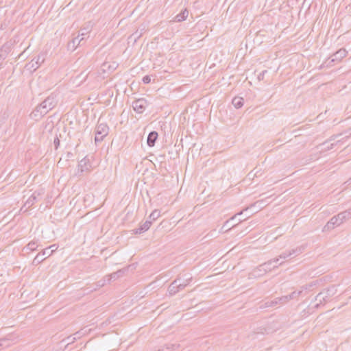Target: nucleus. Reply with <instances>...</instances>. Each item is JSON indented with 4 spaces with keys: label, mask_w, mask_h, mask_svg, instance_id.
Wrapping results in <instances>:
<instances>
[{
    "label": "nucleus",
    "mask_w": 351,
    "mask_h": 351,
    "mask_svg": "<svg viewBox=\"0 0 351 351\" xmlns=\"http://www.w3.org/2000/svg\"><path fill=\"white\" fill-rule=\"evenodd\" d=\"M95 143L97 144L101 143L108 134L109 127L106 123L98 122L95 128Z\"/></svg>",
    "instance_id": "20e7f679"
},
{
    "label": "nucleus",
    "mask_w": 351,
    "mask_h": 351,
    "mask_svg": "<svg viewBox=\"0 0 351 351\" xmlns=\"http://www.w3.org/2000/svg\"><path fill=\"white\" fill-rule=\"evenodd\" d=\"M142 81L145 84H149L151 82V77L149 75H145L143 77Z\"/></svg>",
    "instance_id": "c9c22d12"
},
{
    "label": "nucleus",
    "mask_w": 351,
    "mask_h": 351,
    "mask_svg": "<svg viewBox=\"0 0 351 351\" xmlns=\"http://www.w3.org/2000/svg\"><path fill=\"white\" fill-rule=\"evenodd\" d=\"M12 335H7L5 337L0 339V347L2 348H8L10 346V344H4L5 342L8 341H12Z\"/></svg>",
    "instance_id": "c756f323"
},
{
    "label": "nucleus",
    "mask_w": 351,
    "mask_h": 351,
    "mask_svg": "<svg viewBox=\"0 0 351 351\" xmlns=\"http://www.w3.org/2000/svg\"><path fill=\"white\" fill-rule=\"evenodd\" d=\"M12 337V339H13L12 341H6L4 343V344H10V346H11V344L15 341V339H16V337H15L14 335H11Z\"/></svg>",
    "instance_id": "a19ab883"
},
{
    "label": "nucleus",
    "mask_w": 351,
    "mask_h": 351,
    "mask_svg": "<svg viewBox=\"0 0 351 351\" xmlns=\"http://www.w3.org/2000/svg\"><path fill=\"white\" fill-rule=\"evenodd\" d=\"M333 139H334V138L332 136V137L330 138V141H332V140H333Z\"/></svg>",
    "instance_id": "49530a36"
},
{
    "label": "nucleus",
    "mask_w": 351,
    "mask_h": 351,
    "mask_svg": "<svg viewBox=\"0 0 351 351\" xmlns=\"http://www.w3.org/2000/svg\"><path fill=\"white\" fill-rule=\"evenodd\" d=\"M58 94L51 93L43 102L38 104L31 113L30 116L35 120H39L53 109L58 104Z\"/></svg>",
    "instance_id": "f257e3e1"
},
{
    "label": "nucleus",
    "mask_w": 351,
    "mask_h": 351,
    "mask_svg": "<svg viewBox=\"0 0 351 351\" xmlns=\"http://www.w3.org/2000/svg\"><path fill=\"white\" fill-rule=\"evenodd\" d=\"M158 133L156 131L149 132L147 138V143L149 147H153L158 138Z\"/></svg>",
    "instance_id": "f3484780"
},
{
    "label": "nucleus",
    "mask_w": 351,
    "mask_h": 351,
    "mask_svg": "<svg viewBox=\"0 0 351 351\" xmlns=\"http://www.w3.org/2000/svg\"><path fill=\"white\" fill-rule=\"evenodd\" d=\"M289 257V256H288V252H287V250H286V251L283 252L282 253H281L278 258H279V260H280V259H286Z\"/></svg>",
    "instance_id": "f704fd0d"
},
{
    "label": "nucleus",
    "mask_w": 351,
    "mask_h": 351,
    "mask_svg": "<svg viewBox=\"0 0 351 351\" xmlns=\"http://www.w3.org/2000/svg\"><path fill=\"white\" fill-rule=\"evenodd\" d=\"M305 249V247L303 245L298 246L295 248H294V252H295V256L302 254Z\"/></svg>",
    "instance_id": "473e14b6"
},
{
    "label": "nucleus",
    "mask_w": 351,
    "mask_h": 351,
    "mask_svg": "<svg viewBox=\"0 0 351 351\" xmlns=\"http://www.w3.org/2000/svg\"><path fill=\"white\" fill-rule=\"evenodd\" d=\"M287 252H288V256L289 257H291L292 256H295L294 249L289 250H287Z\"/></svg>",
    "instance_id": "79ce46f5"
},
{
    "label": "nucleus",
    "mask_w": 351,
    "mask_h": 351,
    "mask_svg": "<svg viewBox=\"0 0 351 351\" xmlns=\"http://www.w3.org/2000/svg\"><path fill=\"white\" fill-rule=\"evenodd\" d=\"M2 53H3L2 49H0V58L4 59L5 56Z\"/></svg>",
    "instance_id": "c03bdc74"
},
{
    "label": "nucleus",
    "mask_w": 351,
    "mask_h": 351,
    "mask_svg": "<svg viewBox=\"0 0 351 351\" xmlns=\"http://www.w3.org/2000/svg\"><path fill=\"white\" fill-rule=\"evenodd\" d=\"M285 298V295L279 297V298H276L274 300H271V301H267L265 302L264 306H265V307H273V306H275L276 305H277L278 304H286V303H287V300H284Z\"/></svg>",
    "instance_id": "9b49d317"
},
{
    "label": "nucleus",
    "mask_w": 351,
    "mask_h": 351,
    "mask_svg": "<svg viewBox=\"0 0 351 351\" xmlns=\"http://www.w3.org/2000/svg\"><path fill=\"white\" fill-rule=\"evenodd\" d=\"M45 57L43 55H38L34 58L29 62L26 64L25 68L30 73L34 72L44 62Z\"/></svg>",
    "instance_id": "423d86ee"
},
{
    "label": "nucleus",
    "mask_w": 351,
    "mask_h": 351,
    "mask_svg": "<svg viewBox=\"0 0 351 351\" xmlns=\"http://www.w3.org/2000/svg\"><path fill=\"white\" fill-rule=\"evenodd\" d=\"M90 167L89 160L86 157L82 159L78 164V171H80L81 173L88 171Z\"/></svg>",
    "instance_id": "f8f14e48"
},
{
    "label": "nucleus",
    "mask_w": 351,
    "mask_h": 351,
    "mask_svg": "<svg viewBox=\"0 0 351 351\" xmlns=\"http://www.w3.org/2000/svg\"><path fill=\"white\" fill-rule=\"evenodd\" d=\"M106 279L99 281L98 282L99 286H101V287L104 286L106 284Z\"/></svg>",
    "instance_id": "37998d69"
},
{
    "label": "nucleus",
    "mask_w": 351,
    "mask_h": 351,
    "mask_svg": "<svg viewBox=\"0 0 351 351\" xmlns=\"http://www.w3.org/2000/svg\"><path fill=\"white\" fill-rule=\"evenodd\" d=\"M132 108L137 113H143L147 106V101L144 98H140L138 99H136L132 102Z\"/></svg>",
    "instance_id": "6e6552de"
},
{
    "label": "nucleus",
    "mask_w": 351,
    "mask_h": 351,
    "mask_svg": "<svg viewBox=\"0 0 351 351\" xmlns=\"http://www.w3.org/2000/svg\"><path fill=\"white\" fill-rule=\"evenodd\" d=\"M189 15V12L186 9L183 10L180 13L177 14L174 18V21L182 22L186 19Z\"/></svg>",
    "instance_id": "412c9836"
},
{
    "label": "nucleus",
    "mask_w": 351,
    "mask_h": 351,
    "mask_svg": "<svg viewBox=\"0 0 351 351\" xmlns=\"http://www.w3.org/2000/svg\"><path fill=\"white\" fill-rule=\"evenodd\" d=\"M265 274V269L263 263L256 267L255 269H254L250 274L255 278H258L264 276Z\"/></svg>",
    "instance_id": "2eb2a0df"
},
{
    "label": "nucleus",
    "mask_w": 351,
    "mask_h": 351,
    "mask_svg": "<svg viewBox=\"0 0 351 351\" xmlns=\"http://www.w3.org/2000/svg\"><path fill=\"white\" fill-rule=\"evenodd\" d=\"M73 337L72 336H69L68 337H66L65 339L63 340V341H66L67 342V345L69 344H71L73 343V342H71V339Z\"/></svg>",
    "instance_id": "ea45409f"
},
{
    "label": "nucleus",
    "mask_w": 351,
    "mask_h": 351,
    "mask_svg": "<svg viewBox=\"0 0 351 351\" xmlns=\"http://www.w3.org/2000/svg\"><path fill=\"white\" fill-rule=\"evenodd\" d=\"M134 35L136 36V38H139L141 36V33H140L139 34H138V31H136L135 33H134Z\"/></svg>",
    "instance_id": "a18cd8bd"
},
{
    "label": "nucleus",
    "mask_w": 351,
    "mask_h": 351,
    "mask_svg": "<svg viewBox=\"0 0 351 351\" xmlns=\"http://www.w3.org/2000/svg\"><path fill=\"white\" fill-rule=\"evenodd\" d=\"M302 295V290L294 291L289 295H285L284 300H287V302L291 300H297Z\"/></svg>",
    "instance_id": "aec40b11"
},
{
    "label": "nucleus",
    "mask_w": 351,
    "mask_h": 351,
    "mask_svg": "<svg viewBox=\"0 0 351 351\" xmlns=\"http://www.w3.org/2000/svg\"><path fill=\"white\" fill-rule=\"evenodd\" d=\"M127 270V269L124 268L119 269L116 272L112 273L108 276H106V278H107V281L110 282L111 280H115L118 279L119 278L123 276Z\"/></svg>",
    "instance_id": "dca6fc26"
},
{
    "label": "nucleus",
    "mask_w": 351,
    "mask_h": 351,
    "mask_svg": "<svg viewBox=\"0 0 351 351\" xmlns=\"http://www.w3.org/2000/svg\"><path fill=\"white\" fill-rule=\"evenodd\" d=\"M45 191L43 189H40L37 191H35L26 200L23 206L21 208V210H23L24 208H25V211H26L28 208L32 207L37 201L40 199L42 195L44 194Z\"/></svg>",
    "instance_id": "39448f33"
},
{
    "label": "nucleus",
    "mask_w": 351,
    "mask_h": 351,
    "mask_svg": "<svg viewBox=\"0 0 351 351\" xmlns=\"http://www.w3.org/2000/svg\"><path fill=\"white\" fill-rule=\"evenodd\" d=\"M38 247V244L37 241H32L24 247L23 250L25 251L29 250L30 252H33V251H35Z\"/></svg>",
    "instance_id": "393cba45"
},
{
    "label": "nucleus",
    "mask_w": 351,
    "mask_h": 351,
    "mask_svg": "<svg viewBox=\"0 0 351 351\" xmlns=\"http://www.w3.org/2000/svg\"><path fill=\"white\" fill-rule=\"evenodd\" d=\"M267 73V70H264L262 72H261L258 76L257 78L259 81L263 80L265 77V75Z\"/></svg>",
    "instance_id": "72a5a7b5"
},
{
    "label": "nucleus",
    "mask_w": 351,
    "mask_h": 351,
    "mask_svg": "<svg viewBox=\"0 0 351 351\" xmlns=\"http://www.w3.org/2000/svg\"><path fill=\"white\" fill-rule=\"evenodd\" d=\"M180 278L173 280L168 288V291L171 295H175L180 290L178 287V282H179Z\"/></svg>",
    "instance_id": "a211bd4d"
},
{
    "label": "nucleus",
    "mask_w": 351,
    "mask_h": 351,
    "mask_svg": "<svg viewBox=\"0 0 351 351\" xmlns=\"http://www.w3.org/2000/svg\"><path fill=\"white\" fill-rule=\"evenodd\" d=\"M53 145H54L55 149H58V148L60 145V140L57 136L53 140Z\"/></svg>",
    "instance_id": "e433bc0d"
},
{
    "label": "nucleus",
    "mask_w": 351,
    "mask_h": 351,
    "mask_svg": "<svg viewBox=\"0 0 351 351\" xmlns=\"http://www.w3.org/2000/svg\"><path fill=\"white\" fill-rule=\"evenodd\" d=\"M232 104L236 108H240L243 106V99L239 97H235L232 101Z\"/></svg>",
    "instance_id": "a878e982"
},
{
    "label": "nucleus",
    "mask_w": 351,
    "mask_h": 351,
    "mask_svg": "<svg viewBox=\"0 0 351 351\" xmlns=\"http://www.w3.org/2000/svg\"><path fill=\"white\" fill-rule=\"evenodd\" d=\"M83 40L84 37L80 38L79 36H76L73 38L67 45L68 50L73 51L77 46L80 45L81 42Z\"/></svg>",
    "instance_id": "ddd939ff"
},
{
    "label": "nucleus",
    "mask_w": 351,
    "mask_h": 351,
    "mask_svg": "<svg viewBox=\"0 0 351 351\" xmlns=\"http://www.w3.org/2000/svg\"><path fill=\"white\" fill-rule=\"evenodd\" d=\"M278 261H279V258H274L272 259L269 260L267 262H265L263 263V266H264V267L265 269L266 273L268 272V271H271L273 269H275L276 268H278V266L282 265L284 263V262L282 261V262L279 263L278 265H272V264L274 262H278Z\"/></svg>",
    "instance_id": "9d476101"
},
{
    "label": "nucleus",
    "mask_w": 351,
    "mask_h": 351,
    "mask_svg": "<svg viewBox=\"0 0 351 351\" xmlns=\"http://www.w3.org/2000/svg\"><path fill=\"white\" fill-rule=\"evenodd\" d=\"M90 32V30L88 28H83L80 30V33L78 34L77 36H79V38H82L84 37V40L85 39V37Z\"/></svg>",
    "instance_id": "2f4dec72"
},
{
    "label": "nucleus",
    "mask_w": 351,
    "mask_h": 351,
    "mask_svg": "<svg viewBox=\"0 0 351 351\" xmlns=\"http://www.w3.org/2000/svg\"><path fill=\"white\" fill-rule=\"evenodd\" d=\"M152 225L151 220H146L143 224H141L138 228L134 230L135 234H141L147 231Z\"/></svg>",
    "instance_id": "4468645a"
},
{
    "label": "nucleus",
    "mask_w": 351,
    "mask_h": 351,
    "mask_svg": "<svg viewBox=\"0 0 351 351\" xmlns=\"http://www.w3.org/2000/svg\"><path fill=\"white\" fill-rule=\"evenodd\" d=\"M47 257H48L47 255H43L42 252H40L34 258L32 264L34 265H37L42 263L45 258H47Z\"/></svg>",
    "instance_id": "b1692460"
},
{
    "label": "nucleus",
    "mask_w": 351,
    "mask_h": 351,
    "mask_svg": "<svg viewBox=\"0 0 351 351\" xmlns=\"http://www.w3.org/2000/svg\"><path fill=\"white\" fill-rule=\"evenodd\" d=\"M84 333L81 330L76 332L73 335V337L71 339V342H75V341H76L77 339H80L84 335Z\"/></svg>",
    "instance_id": "7c9ffc66"
},
{
    "label": "nucleus",
    "mask_w": 351,
    "mask_h": 351,
    "mask_svg": "<svg viewBox=\"0 0 351 351\" xmlns=\"http://www.w3.org/2000/svg\"><path fill=\"white\" fill-rule=\"evenodd\" d=\"M337 291L336 287L333 285L319 293L315 297V300L318 302L315 307L318 308L319 305L328 302L330 298L336 294Z\"/></svg>",
    "instance_id": "f03ea898"
},
{
    "label": "nucleus",
    "mask_w": 351,
    "mask_h": 351,
    "mask_svg": "<svg viewBox=\"0 0 351 351\" xmlns=\"http://www.w3.org/2000/svg\"><path fill=\"white\" fill-rule=\"evenodd\" d=\"M179 347V345H176V344H167L166 346V349L167 350H170V349H175L176 348H178Z\"/></svg>",
    "instance_id": "4c0bfd02"
},
{
    "label": "nucleus",
    "mask_w": 351,
    "mask_h": 351,
    "mask_svg": "<svg viewBox=\"0 0 351 351\" xmlns=\"http://www.w3.org/2000/svg\"><path fill=\"white\" fill-rule=\"evenodd\" d=\"M311 287H312V285H306L302 286L300 287V290H302V293H303L304 291L308 290Z\"/></svg>",
    "instance_id": "58836bf2"
},
{
    "label": "nucleus",
    "mask_w": 351,
    "mask_h": 351,
    "mask_svg": "<svg viewBox=\"0 0 351 351\" xmlns=\"http://www.w3.org/2000/svg\"><path fill=\"white\" fill-rule=\"evenodd\" d=\"M58 247V246L57 245L53 244V245H50L49 247L44 249L42 251V254L47 255V256H50L53 254V252L57 250Z\"/></svg>",
    "instance_id": "4be33fe9"
},
{
    "label": "nucleus",
    "mask_w": 351,
    "mask_h": 351,
    "mask_svg": "<svg viewBox=\"0 0 351 351\" xmlns=\"http://www.w3.org/2000/svg\"><path fill=\"white\" fill-rule=\"evenodd\" d=\"M337 215L340 222L343 223L344 221L351 218V208L345 211L339 213Z\"/></svg>",
    "instance_id": "6ab92c4d"
},
{
    "label": "nucleus",
    "mask_w": 351,
    "mask_h": 351,
    "mask_svg": "<svg viewBox=\"0 0 351 351\" xmlns=\"http://www.w3.org/2000/svg\"><path fill=\"white\" fill-rule=\"evenodd\" d=\"M338 142H339V141H338L336 143V144ZM328 141H325L324 143H323L319 145V147H320L321 151H328V150L332 149L334 147L335 143H330V145H328Z\"/></svg>",
    "instance_id": "cd10ccee"
},
{
    "label": "nucleus",
    "mask_w": 351,
    "mask_h": 351,
    "mask_svg": "<svg viewBox=\"0 0 351 351\" xmlns=\"http://www.w3.org/2000/svg\"><path fill=\"white\" fill-rule=\"evenodd\" d=\"M47 257H48L47 255H43L42 252H40L34 258L32 264L34 265H37L42 263L45 258H47Z\"/></svg>",
    "instance_id": "5701e85b"
},
{
    "label": "nucleus",
    "mask_w": 351,
    "mask_h": 351,
    "mask_svg": "<svg viewBox=\"0 0 351 351\" xmlns=\"http://www.w3.org/2000/svg\"><path fill=\"white\" fill-rule=\"evenodd\" d=\"M350 180H351V178H350Z\"/></svg>",
    "instance_id": "09e8293b"
},
{
    "label": "nucleus",
    "mask_w": 351,
    "mask_h": 351,
    "mask_svg": "<svg viewBox=\"0 0 351 351\" xmlns=\"http://www.w3.org/2000/svg\"><path fill=\"white\" fill-rule=\"evenodd\" d=\"M160 215V212L158 210H154L152 212V213L149 215L147 220H151L152 222L153 221H155L157 219Z\"/></svg>",
    "instance_id": "c85d7f7f"
},
{
    "label": "nucleus",
    "mask_w": 351,
    "mask_h": 351,
    "mask_svg": "<svg viewBox=\"0 0 351 351\" xmlns=\"http://www.w3.org/2000/svg\"><path fill=\"white\" fill-rule=\"evenodd\" d=\"M256 205H258V209L261 210L265 206H264V200H258L253 204H252L250 206L246 207L245 208L243 209L241 211L237 213V214H235L234 216H232L231 218H230L228 220H227L223 226H222V228H221V230H219V232L221 233H223V232H226L228 230H230L231 228H234L236 225H233L231 228H228L226 229V226H228V224L230 223V221L232 220H234L237 215H241L243 213L244 211H247L248 209L252 208V207H254L256 206Z\"/></svg>",
    "instance_id": "7ed1b4c3"
},
{
    "label": "nucleus",
    "mask_w": 351,
    "mask_h": 351,
    "mask_svg": "<svg viewBox=\"0 0 351 351\" xmlns=\"http://www.w3.org/2000/svg\"><path fill=\"white\" fill-rule=\"evenodd\" d=\"M163 350H164L163 349L162 350H158V351H163Z\"/></svg>",
    "instance_id": "de8ad7c7"
},
{
    "label": "nucleus",
    "mask_w": 351,
    "mask_h": 351,
    "mask_svg": "<svg viewBox=\"0 0 351 351\" xmlns=\"http://www.w3.org/2000/svg\"><path fill=\"white\" fill-rule=\"evenodd\" d=\"M191 278H192L191 277H186L182 282H181V280L180 279L179 282H178V287L179 290L180 291V290H182L183 289H184L189 284Z\"/></svg>",
    "instance_id": "bb28decb"
},
{
    "label": "nucleus",
    "mask_w": 351,
    "mask_h": 351,
    "mask_svg": "<svg viewBox=\"0 0 351 351\" xmlns=\"http://www.w3.org/2000/svg\"><path fill=\"white\" fill-rule=\"evenodd\" d=\"M342 222H340L338 215L332 217L330 220L325 225L323 231L330 230L333 229L335 226H339Z\"/></svg>",
    "instance_id": "1a4fd4ad"
},
{
    "label": "nucleus",
    "mask_w": 351,
    "mask_h": 351,
    "mask_svg": "<svg viewBox=\"0 0 351 351\" xmlns=\"http://www.w3.org/2000/svg\"><path fill=\"white\" fill-rule=\"evenodd\" d=\"M348 51L344 48H341L334 53L331 56V60L328 62L327 66H330L332 62H339L346 56Z\"/></svg>",
    "instance_id": "0eeeda50"
}]
</instances>
